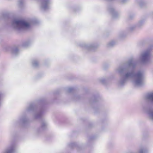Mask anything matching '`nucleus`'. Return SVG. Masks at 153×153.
I'll return each instance as SVG.
<instances>
[{"instance_id": "6e6552de", "label": "nucleus", "mask_w": 153, "mask_h": 153, "mask_svg": "<svg viewBox=\"0 0 153 153\" xmlns=\"http://www.w3.org/2000/svg\"><path fill=\"white\" fill-rule=\"evenodd\" d=\"M137 25H133L129 27V30L130 31H132L134 30L136 27Z\"/></svg>"}, {"instance_id": "423d86ee", "label": "nucleus", "mask_w": 153, "mask_h": 153, "mask_svg": "<svg viewBox=\"0 0 153 153\" xmlns=\"http://www.w3.org/2000/svg\"><path fill=\"white\" fill-rule=\"evenodd\" d=\"M147 151L146 148L144 146H141L138 151L135 153H145Z\"/></svg>"}, {"instance_id": "7ed1b4c3", "label": "nucleus", "mask_w": 153, "mask_h": 153, "mask_svg": "<svg viewBox=\"0 0 153 153\" xmlns=\"http://www.w3.org/2000/svg\"><path fill=\"white\" fill-rule=\"evenodd\" d=\"M151 51L150 49H148L141 52L139 57L141 63L144 64L149 61L151 55Z\"/></svg>"}, {"instance_id": "1a4fd4ad", "label": "nucleus", "mask_w": 153, "mask_h": 153, "mask_svg": "<svg viewBox=\"0 0 153 153\" xmlns=\"http://www.w3.org/2000/svg\"><path fill=\"white\" fill-rule=\"evenodd\" d=\"M134 14H131L129 15L128 18H129V19L131 20V19H133L134 18Z\"/></svg>"}, {"instance_id": "39448f33", "label": "nucleus", "mask_w": 153, "mask_h": 153, "mask_svg": "<svg viewBox=\"0 0 153 153\" xmlns=\"http://www.w3.org/2000/svg\"><path fill=\"white\" fill-rule=\"evenodd\" d=\"M134 2L141 7H143L145 5V3L143 0H135Z\"/></svg>"}, {"instance_id": "f03ea898", "label": "nucleus", "mask_w": 153, "mask_h": 153, "mask_svg": "<svg viewBox=\"0 0 153 153\" xmlns=\"http://www.w3.org/2000/svg\"><path fill=\"white\" fill-rule=\"evenodd\" d=\"M146 106L143 107V110L153 120V93L146 95Z\"/></svg>"}, {"instance_id": "9d476101", "label": "nucleus", "mask_w": 153, "mask_h": 153, "mask_svg": "<svg viewBox=\"0 0 153 153\" xmlns=\"http://www.w3.org/2000/svg\"><path fill=\"white\" fill-rule=\"evenodd\" d=\"M129 0H125V3L126 2H128Z\"/></svg>"}, {"instance_id": "0eeeda50", "label": "nucleus", "mask_w": 153, "mask_h": 153, "mask_svg": "<svg viewBox=\"0 0 153 153\" xmlns=\"http://www.w3.org/2000/svg\"><path fill=\"white\" fill-rule=\"evenodd\" d=\"M144 22V20H141L138 22L136 25L137 27H140L143 25Z\"/></svg>"}, {"instance_id": "20e7f679", "label": "nucleus", "mask_w": 153, "mask_h": 153, "mask_svg": "<svg viewBox=\"0 0 153 153\" xmlns=\"http://www.w3.org/2000/svg\"><path fill=\"white\" fill-rule=\"evenodd\" d=\"M16 24L22 27L27 28L30 27V24L23 20H18L15 22Z\"/></svg>"}, {"instance_id": "f257e3e1", "label": "nucleus", "mask_w": 153, "mask_h": 153, "mask_svg": "<svg viewBox=\"0 0 153 153\" xmlns=\"http://www.w3.org/2000/svg\"><path fill=\"white\" fill-rule=\"evenodd\" d=\"M137 64V61L133 58H130L127 62V65L130 68L132 69L130 71L125 73V81L128 78H133V82L136 86H141L143 84L144 76L143 73L138 71L135 73L134 69Z\"/></svg>"}]
</instances>
